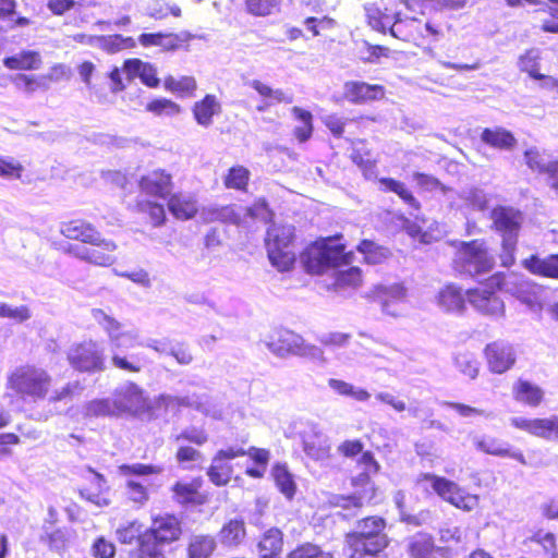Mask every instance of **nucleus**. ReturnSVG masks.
<instances>
[{
    "label": "nucleus",
    "mask_w": 558,
    "mask_h": 558,
    "mask_svg": "<svg viewBox=\"0 0 558 558\" xmlns=\"http://www.w3.org/2000/svg\"><path fill=\"white\" fill-rule=\"evenodd\" d=\"M286 558H332V555L315 543L304 542L291 549Z\"/></svg>",
    "instance_id": "obj_50"
},
{
    "label": "nucleus",
    "mask_w": 558,
    "mask_h": 558,
    "mask_svg": "<svg viewBox=\"0 0 558 558\" xmlns=\"http://www.w3.org/2000/svg\"><path fill=\"white\" fill-rule=\"evenodd\" d=\"M172 189V175L163 169H157L142 175V192L149 196L168 198Z\"/></svg>",
    "instance_id": "obj_22"
},
{
    "label": "nucleus",
    "mask_w": 558,
    "mask_h": 558,
    "mask_svg": "<svg viewBox=\"0 0 558 558\" xmlns=\"http://www.w3.org/2000/svg\"><path fill=\"white\" fill-rule=\"evenodd\" d=\"M246 524L242 518L227 520L218 532L220 544L227 548H236L246 538Z\"/></svg>",
    "instance_id": "obj_28"
},
{
    "label": "nucleus",
    "mask_w": 558,
    "mask_h": 558,
    "mask_svg": "<svg viewBox=\"0 0 558 558\" xmlns=\"http://www.w3.org/2000/svg\"><path fill=\"white\" fill-rule=\"evenodd\" d=\"M206 474L209 481L217 487L227 486L232 477L233 468L231 464L225 463V461L215 462L208 466Z\"/></svg>",
    "instance_id": "obj_47"
},
{
    "label": "nucleus",
    "mask_w": 558,
    "mask_h": 558,
    "mask_svg": "<svg viewBox=\"0 0 558 558\" xmlns=\"http://www.w3.org/2000/svg\"><path fill=\"white\" fill-rule=\"evenodd\" d=\"M168 209L179 220H190L198 213V201L194 194L178 192L168 197Z\"/></svg>",
    "instance_id": "obj_24"
},
{
    "label": "nucleus",
    "mask_w": 558,
    "mask_h": 558,
    "mask_svg": "<svg viewBox=\"0 0 558 558\" xmlns=\"http://www.w3.org/2000/svg\"><path fill=\"white\" fill-rule=\"evenodd\" d=\"M477 448L492 456L497 457H510L517 460L519 463L525 465L527 462L525 457L520 451H511L509 448L502 447L498 441L494 438L482 439L476 444Z\"/></svg>",
    "instance_id": "obj_46"
},
{
    "label": "nucleus",
    "mask_w": 558,
    "mask_h": 558,
    "mask_svg": "<svg viewBox=\"0 0 558 558\" xmlns=\"http://www.w3.org/2000/svg\"><path fill=\"white\" fill-rule=\"evenodd\" d=\"M356 465L361 468V472L351 477V486L355 492L364 495L367 504H375L377 496V486L372 481V476L380 471V464L371 451H365L357 460Z\"/></svg>",
    "instance_id": "obj_12"
},
{
    "label": "nucleus",
    "mask_w": 558,
    "mask_h": 558,
    "mask_svg": "<svg viewBox=\"0 0 558 558\" xmlns=\"http://www.w3.org/2000/svg\"><path fill=\"white\" fill-rule=\"evenodd\" d=\"M351 160L365 174L373 172L376 167V161L371 158V151L353 150L351 154Z\"/></svg>",
    "instance_id": "obj_62"
},
{
    "label": "nucleus",
    "mask_w": 558,
    "mask_h": 558,
    "mask_svg": "<svg viewBox=\"0 0 558 558\" xmlns=\"http://www.w3.org/2000/svg\"><path fill=\"white\" fill-rule=\"evenodd\" d=\"M481 141L499 150H510L517 145L513 133L501 126L485 128L481 133Z\"/></svg>",
    "instance_id": "obj_32"
},
{
    "label": "nucleus",
    "mask_w": 558,
    "mask_h": 558,
    "mask_svg": "<svg viewBox=\"0 0 558 558\" xmlns=\"http://www.w3.org/2000/svg\"><path fill=\"white\" fill-rule=\"evenodd\" d=\"M217 548L216 539L210 534L192 535L186 544V558H210Z\"/></svg>",
    "instance_id": "obj_34"
},
{
    "label": "nucleus",
    "mask_w": 558,
    "mask_h": 558,
    "mask_svg": "<svg viewBox=\"0 0 558 558\" xmlns=\"http://www.w3.org/2000/svg\"><path fill=\"white\" fill-rule=\"evenodd\" d=\"M364 445L360 439H348L342 441L339 447L338 451L340 454H342L345 458H353L357 454H363L365 451H363Z\"/></svg>",
    "instance_id": "obj_64"
},
{
    "label": "nucleus",
    "mask_w": 558,
    "mask_h": 558,
    "mask_svg": "<svg viewBox=\"0 0 558 558\" xmlns=\"http://www.w3.org/2000/svg\"><path fill=\"white\" fill-rule=\"evenodd\" d=\"M483 353L488 369L494 374H504L515 363V353L512 347L499 340L487 343Z\"/></svg>",
    "instance_id": "obj_17"
},
{
    "label": "nucleus",
    "mask_w": 558,
    "mask_h": 558,
    "mask_svg": "<svg viewBox=\"0 0 558 558\" xmlns=\"http://www.w3.org/2000/svg\"><path fill=\"white\" fill-rule=\"evenodd\" d=\"M283 0H244L243 9L248 16L268 17L281 11Z\"/></svg>",
    "instance_id": "obj_44"
},
{
    "label": "nucleus",
    "mask_w": 558,
    "mask_h": 558,
    "mask_svg": "<svg viewBox=\"0 0 558 558\" xmlns=\"http://www.w3.org/2000/svg\"><path fill=\"white\" fill-rule=\"evenodd\" d=\"M84 414L88 417L119 415L111 399H96L86 403Z\"/></svg>",
    "instance_id": "obj_51"
},
{
    "label": "nucleus",
    "mask_w": 558,
    "mask_h": 558,
    "mask_svg": "<svg viewBox=\"0 0 558 558\" xmlns=\"http://www.w3.org/2000/svg\"><path fill=\"white\" fill-rule=\"evenodd\" d=\"M304 24L312 35L316 37L320 35L322 29L332 28L336 23L333 19L328 16H323L322 19L308 16L304 20Z\"/></svg>",
    "instance_id": "obj_60"
},
{
    "label": "nucleus",
    "mask_w": 558,
    "mask_h": 558,
    "mask_svg": "<svg viewBox=\"0 0 558 558\" xmlns=\"http://www.w3.org/2000/svg\"><path fill=\"white\" fill-rule=\"evenodd\" d=\"M386 88L381 84L363 81H348L343 84V98L353 105H364L385 98Z\"/></svg>",
    "instance_id": "obj_18"
},
{
    "label": "nucleus",
    "mask_w": 558,
    "mask_h": 558,
    "mask_svg": "<svg viewBox=\"0 0 558 558\" xmlns=\"http://www.w3.org/2000/svg\"><path fill=\"white\" fill-rule=\"evenodd\" d=\"M86 43L109 53H116L135 46V40L132 37L122 35L89 36Z\"/></svg>",
    "instance_id": "obj_41"
},
{
    "label": "nucleus",
    "mask_w": 558,
    "mask_h": 558,
    "mask_svg": "<svg viewBox=\"0 0 558 558\" xmlns=\"http://www.w3.org/2000/svg\"><path fill=\"white\" fill-rule=\"evenodd\" d=\"M61 233L71 240H77L90 245L104 246L108 252H114L117 245L111 240L101 238V234L88 222L72 220L61 226Z\"/></svg>",
    "instance_id": "obj_15"
},
{
    "label": "nucleus",
    "mask_w": 558,
    "mask_h": 558,
    "mask_svg": "<svg viewBox=\"0 0 558 558\" xmlns=\"http://www.w3.org/2000/svg\"><path fill=\"white\" fill-rule=\"evenodd\" d=\"M367 24L375 31L386 34L387 31L400 38L397 29L396 14L388 9L384 0L371 2L364 5Z\"/></svg>",
    "instance_id": "obj_16"
},
{
    "label": "nucleus",
    "mask_w": 558,
    "mask_h": 558,
    "mask_svg": "<svg viewBox=\"0 0 558 558\" xmlns=\"http://www.w3.org/2000/svg\"><path fill=\"white\" fill-rule=\"evenodd\" d=\"M283 549V533L278 527L265 531L257 543L259 558H279Z\"/></svg>",
    "instance_id": "obj_31"
},
{
    "label": "nucleus",
    "mask_w": 558,
    "mask_h": 558,
    "mask_svg": "<svg viewBox=\"0 0 558 558\" xmlns=\"http://www.w3.org/2000/svg\"><path fill=\"white\" fill-rule=\"evenodd\" d=\"M513 399L531 408L539 407L544 401V390L530 380L519 378L512 386Z\"/></svg>",
    "instance_id": "obj_30"
},
{
    "label": "nucleus",
    "mask_w": 558,
    "mask_h": 558,
    "mask_svg": "<svg viewBox=\"0 0 558 558\" xmlns=\"http://www.w3.org/2000/svg\"><path fill=\"white\" fill-rule=\"evenodd\" d=\"M353 259L354 252L347 250V243L340 232L317 238L301 253L302 265L310 275H323L329 268L350 265Z\"/></svg>",
    "instance_id": "obj_1"
},
{
    "label": "nucleus",
    "mask_w": 558,
    "mask_h": 558,
    "mask_svg": "<svg viewBox=\"0 0 558 558\" xmlns=\"http://www.w3.org/2000/svg\"><path fill=\"white\" fill-rule=\"evenodd\" d=\"M425 483L429 484L441 500L459 510L471 512L478 508V495L466 492L454 481L433 473H422L417 476L416 484L423 486Z\"/></svg>",
    "instance_id": "obj_9"
},
{
    "label": "nucleus",
    "mask_w": 558,
    "mask_h": 558,
    "mask_svg": "<svg viewBox=\"0 0 558 558\" xmlns=\"http://www.w3.org/2000/svg\"><path fill=\"white\" fill-rule=\"evenodd\" d=\"M194 35L187 31L180 33H150L142 34V46H158L163 51L187 50Z\"/></svg>",
    "instance_id": "obj_20"
},
{
    "label": "nucleus",
    "mask_w": 558,
    "mask_h": 558,
    "mask_svg": "<svg viewBox=\"0 0 558 558\" xmlns=\"http://www.w3.org/2000/svg\"><path fill=\"white\" fill-rule=\"evenodd\" d=\"M248 86L260 97V101L256 106L258 112H266L276 105H290L294 101L292 93L282 88H274L262 80L255 78L248 83Z\"/></svg>",
    "instance_id": "obj_19"
},
{
    "label": "nucleus",
    "mask_w": 558,
    "mask_h": 558,
    "mask_svg": "<svg viewBox=\"0 0 558 558\" xmlns=\"http://www.w3.org/2000/svg\"><path fill=\"white\" fill-rule=\"evenodd\" d=\"M49 373L35 365H21L8 376L7 387L24 401L44 400L51 387Z\"/></svg>",
    "instance_id": "obj_8"
},
{
    "label": "nucleus",
    "mask_w": 558,
    "mask_h": 558,
    "mask_svg": "<svg viewBox=\"0 0 558 558\" xmlns=\"http://www.w3.org/2000/svg\"><path fill=\"white\" fill-rule=\"evenodd\" d=\"M437 550L434 537L427 533H417L408 544L410 558H436Z\"/></svg>",
    "instance_id": "obj_43"
},
{
    "label": "nucleus",
    "mask_w": 558,
    "mask_h": 558,
    "mask_svg": "<svg viewBox=\"0 0 558 558\" xmlns=\"http://www.w3.org/2000/svg\"><path fill=\"white\" fill-rule=\"evenodd\" d=\"M196 123L209 128L216 116L221 112V104L214 94H206L202 99L195 101L191 108Z\"/></svg>",
    "instance_id": "obj_27"
},
{
    "label": "nucleus",
    "mask_w": 558,
    "mask_h": 558,
    "mask_svg": "<svg viewBox=\"0 0 558 558\" xmlns=\"http://www.w3.org/2000/svg\"><path fill=\"white\" fill-rule=\"evenodd\" d=\"M182 535L180 519L174 513L155 515L142 533V558H165L163 547Z\"/></svg>",
    "instance_id": "obj_6"
},
{
    "label": "nucleus",
    "mask_w": 558,
    "mask_h": 558,
    "mask_svg": "<svg viewBox=\"0 0 558 558\" xmlns=\"http://www.w3.org/2000/svg\"><path fill=\"white\" fill-rule=\"evenodd\" d=\"M246 442L247 439L243 438L241 439V446H231L218 450L214 456V460L215 462H219L248 457L253 461L254 466L246 468L245 474L252 478H262L264 477L270 461V451L269 449L255 446H251L246 449L244 447Z\"/></svg>",
    "instance_id": "obj_10"
},
{
    "label": "nucleus",
    "mask_w": 558,
    "mask_h": 558,
    "mask_svg": "<svg viewBox=\"0 0 558 558\" xmlns=\"http://www.w3.org/2000/svg\"><path fill=\"white\" fill-rule=\"evenodd\" d=\"M495 257L484 239L462 241L456 250L452 269L460 277L476 278L490 272L495 267Z\"/></svg>",
    "instance_id": "obj_4"
},
{
    "label": "nucleus",
    "mask_w": 558,
    "mask_h": 558,
    "mask_svg": "<svg viewBox=\"0 0 558 558\" xmlns=\"http://www.w3.org/2000/svg\"><path fill=\"white\" fill-rule=\"evenodd\" d=\"M23 165L12 157L0 156V178L7 180L21 179Z\"/></svg>",
    "instance_id": "obj_54"
},
{
    "label": "nucleus",
    "mask_w": 558,
    "mask_h": 558,
    "mask_svg": "<svg viewBox=\"0 0 558 558\" xmlns=\"http://www.w3.org/2000/svg\"><path fill=\"white\" fill-rule=\"evenodd\" d=\"M4 65L10 70H38L41 65L39 52L23 50L3 60Z\"/></svg>",
    "instance_id": "obj_45"
},
{
    "label": "nucleus",
    "mask_w": 558,
    "mask_h": 558,
    "mask_svg": "<svg viewBox=\"0 0 558 558\" xmlns=\"http://www.w3.org/2000/svg\"><path fill=\"white\" fill-rule=\"evenodd\" d=\"M163 87L167 92L181 98H192L198 88L197 81L192 75H182L175 77L167 75L163 80Z\"/></svg>",
    "instance_id": "obj_37"
},
{
    "label": "nucleus",
    "mask_w": 558,
    "mask_h": 558,
    "mask_svg": "<svg viewBox=\"0 0 558 558\" xmlns=\"http://www.w3.org/2000/svg\"><path fill=\"white\" fill-rule=\"evenodd\" d=\"M0 317L9 318L16 324H22L32 317V311L26 305L12 306L0 302Z\"/></svg>",
    "instance_id": "obj_53"
},
{
    "label": "nucleus",
    "mask_w": 558,
    "mask_h": 558,
    "mask_svg": "<svg viewBox=\"0 0 558 558\" xmlns=\"http://www.w3.org/2000/svg\"><path fill=\"white\" fill-rule=\"evenodd\" d=\"M356 250L363 254L364 262L367 264H379L386 258V251L380 245L376 244L372 240L364 239L362 240Z\"/></svg>",
    "instance_id": "obj_52"
},
{
    "label": "nucleus",
    "mask_w": 558,
    "mask_h": 558,
    "mask_svg": "<svg viewBox=\"0 0 558 558\" xmlns=\"http://www.w3.org/2000/svg\"><path fill=\"white\" fill-rule=\"evenodd\" d=\"M522 266L534 276L558 280V253L546 257L532 254L522 260Z\"/></svg>",
    "instance_id": "obj_26"
},
{
    "label": "nucleus",
    "mask_w": 558,
    "mask_h": 558,
    "mask_svg": "<svg viewBox=\"0 0 558 558\" xmlns=\"http://www.w3.org/2000/svg\"><path fill=\"white\" fill-rule=\"evenodd\" d=\"M522 266L534 276L558 280V253L546 257L532 254L522 260Z\"/></svg>",
    "instance_id": "obj_25"
},
{
    "label": "nucleus",
    "mask_w": 558,
    "mask_h": 558,
    "mask_svg": "<svg viewBox=\"0 0 558 558\" xmlns=\"http://www.w3.org/2000/svg\"><path fill=\"white\" fill-rule=\"evenodd\" d=\"M145 214V222L151 227H159L166 221V211L161 204L148 202L145 207L142 206Z\"/></svg>",
    "instance_id": "obj_55"
},
{
    "label": "nucleus",
    "mask_w": 558,
    "mask_h": 558,
    "mask_svg": "<svg viewBox=\"0 0 558 558\" xmlns=\"http://www.w3.org/2000/svg\"><path fill=\"white\" fill-rule=\"evenodd\" d=\"M324 125L336 138L343 137L347 122L337 114H328L323 119Z\"/></svg>",
    "instance_id": "obj_63"
},
{
    "label": "nucleus",
    "mask_w": 558,
    "mask_h": 558,
    "mask_svg": "<svg viewBox=\"0 0 558 558\" xmlns=\"http://www.w3.org/2000/svg\"><path fill=\"white\" fill-rule=\"evenodd\" d=\"M438 301L446 311L460 313L464 312L468 302L465 291L454 283H449L440 290Z\"/></svg>",
    "instance_id": "obj_35"
},
{
    "label": "nucleus",
    "mask_w": 558,
    "mask_h": 558,
    "mask_svg": "<svg viewBox=\"0 0 558 558\" xmlns=\"http://www.w3.org/2000/svg\"><path fill=\"white\" fill-rule=\"evenodd\" d=\"M379 190L384 193H395L398 197L411 208L418 210L421 208L420 202L408 189V186L393 178L385 177L378 179Z\"/></svg>",
    "instance_id": "obj_39"
},
{
    "label": "nucleus",
    "mask_w": 558,
    "mask_h": 558,
    "mask_svg": "<svg viewBox=\"0 0 558 558\" xmlns=\"http://www.w3.org/2000/svg\"><path fill=\"white\" fill-rule=\"evenodd\" d=\"M541 56L536 49L524 51L518 59V66L521 72L526 73L536 81H546V84L558 90V80L541 73Z\"/></svg>",
    "instance_id": "obj_29"
},
{
    "label": "nucleus",
    "mask_w": 558,
    "mask_h": 558,
    "mask_svg": "<svg viewBox=\"0 0 558 558\" xmlns=\"http://www.w3.org/2000/svg\"><path fill=\"white\" fill-rule=\"evenodd\" d=\"M266 347L278 356L298 355L305 351L303 338L286 328H275L265 340Z\"/></svg>",
    "instance_id": "obj_14"
},
{
    "label": "nucleus",
    "mask_w": 558,
    "mask_h": 558,
    "mask_svg": "<svg viewBox=\"0 0 558 558\" xmlns=\"http://www.w3.org/2000/svg\"><path fill=\"white\" fill-rule=\"evenodd\" d=\"M270 264L279 271H290L296 262V230L291 223H272L265 236Z\"/></svg>",
    "instance_id": "obj_7"
},
{
    "label": "nucleus",
    "mask_w": 558,
    "mask_h": 558,
    "mask_svg": "<svg viewBox=\"0 0 558 558\" xmlns=\"http://www.w3.org/2000/svg\"><path fill=\"white\" fill-rule=\"evenodd\" d=\"M251 171L243 165H233L225 173L222 183L225 189L241 193L248 191Z\"/></svg>",
    "instance_id": "obj_40"
},
{
    "label": "nucleus",
    "mask_w": 558,
    "mask_h": 558,
    "mask_svg": "<svg viewBox=\"0 0 558 558\" xmlns=\"http://www.w3.org/2000/svg\"><path fill=\"white\" fill-rule=\"evenodd\" d=\"M242 213L244 216V227H251L256 222H267L274 216L265 197H258L248 206L242 207Z\"/></svg>",
    "instance_id": "obj_42"
},
{
    "label": "nucleus",
    "mask_w": 558,
    "mask_h": 558,
    "mask_svg": "<svg viewBox=\"0 0 558 558\" xmlns=\"http://www.w3.org/2000/svg\"><path fill=\"white\" fill-rule=\"evenodd\" d=\"M302 444L304 452L313 460H325L330 456V445L326 437L319 433H304L302 435Z\"/></svg>",
    "instance_id": "obj_36"
},
{
    "label": "nucleus",
    "mask_w": 558,
    "mask_h": 558,
    "mask_svg": "<svg viewBox=\"0 0 558 558\" xmlns=\"http://www.w3.org/2000/svg\"><path fill=\"white\" fill-rule=\"evenodd\" d=\"M368 505L364 495L361 493L354 492L348 495H340L337 498V506L344 510L350 509H362L364 506Z\"/></svg>",
    "instance_id": "obj_57"
},
{
    "label": "nucleus",
    "mask_w": 558,
    "mask_h": 558,
    "mask_svg": "<svg viewBox=\"0 0 558 558\" xmlns=\"http://www.w3.org/2000/svg\"><path fill=\"white\" fill-rule=\"evenodd\" d=\"M111 253L112 252L106 251L104 246L92 245V247H89L87 262L96 266L112 265L114 263V257Z\"/></svg>",
    "instance_id": "obj_56"
},
{
    "label": "nucleus",
    "mask_w": 558,
    "mask_h": 558,
    "mask_svg": "<svg viewBox=\"0 0 558 558\" xmlns=\"http://www.w3.org/2000/svg\"><path fill=\"white\" fill-rule=\"evenodd\" d=\"M93 318L108 333L111 343L116 348L131 347L135 342V338L123 330V326L113 317L106 314L100 308H95L92 312Z\"/></svg>",
    "instance_id": "obj_21"
},
{
    "label": "nucleus",
    "mask_w": 558,
    "mask_h": 558,
    "mask_svg": "<svg viewBox=\"0 0 558 558\" xmlns=\"http://www.w3.org/2000/svg\"><path fill=\"white\" fill-rule=\"evenodd\" d=\"M271 477L279 492L287 499L292 500L296 494L298 486L288 465L280 462L275 463L271 469Z\"/></svg>",
    "instance_id": "obj_38"
},
{
    "label": "nucleus",
    "mask_w": 558,
    "mask_h": 558,
    "mask_svg": "<svg viewBox=\"0 0 558 558\" xmlns=\"http://www.w3.org/2000/svg\"><path fill=\"white\" fill-rule=\"evenodd\" d=\"M68 360L81 372H99L105 367L104 350L92 340L73 345L68 352Z\"/></svg>",
    "instance_id": "obj_11"
},
{
    "label": "nucleus",
    "mask_w": 558,
    "mask_h": 558,
    "mask_svg": "<svg viewBox=\"0 0 558 558\" xmlns=\"http://www.w3.org/2000/svg\"><path fill=\"white\" fill-rule=\"evenodd\" d=\"M204 480L195 476L190 481L179 480L171 486L173 501L181 507H201L209 502V493L203 489Z\"/></svg>",
    "instance_id": "obj_13"
},
{
    "label": "nucleus",
    "mask_w": 558,
    "mask_h": 558,
    "mask_svg": "<svg viewBox=\"0 0 558 558\" xmlns=\"http://www.w3.org/2000/svg\"><path fill=\"white\" fill-rule=\"evenodd\" d=\"M113 404L119 415H134L140 409V387L126 381L120 385L113 393Z\"/></svg>",
    "instance_id": "obj_23"
},
{
    "label": "nucleus",
    "mask_w": 558,
    "mask_h": 558,
    "mask_svg": "<svg viewBox=\"0 0 558 558\" xmlns=\"http://www.w3.org/2000/svg\"><path fill=\"white\" fill-rule=\"evenodd\" d=\"M108 179L125 191L140 187V179L135 173L128 175L126 173L114 171L109 173Z\"/></svg>",
    "instance_id": "obj_59"
},
{
    "label": "nucleus",
    "mask_w": 558,
    "mask_h": 558,
    "mask_svg": "<svg viewBox=\"0 0 558 558\" xmlns=\"http://www.w3.org/2000/svg\"><path fill=\"white\" fill-rule=\"evenodd\" d=\"M524 158L526 166L535 173L544 174L546 166H548V161L546 162L542 156V154L536 148H530L524 151Z\"/></svg>",
    "instance_id": "obj_58"
},
{
    "label": "nucleus",
    "mask_w": 558,
    "mask_h": 558,
    "mask_svg": "<svg viewBox=\"0 0 558 558\" xmlns=\"http://www.w3.org/2000/svg\"><path fill=\"white\" fill-rule=\"evenodd\" d=\"M291 114L294 120L299 122L292 130V136L299 144L308 142L314 133V117L313 113L299 106L291 108Z\"/></svg>",
    "instance_id": "obj_33"
},
{
    "label": "nucleus",
    "mask_w": 558,
    "mask_h": 558,
    "mask_svg": "<svg viewBox=\"0 0 558 558\" xmlns=\"http://www.w3.org/2000/svg\"><path fill=\"white\" fill-rule=\"evenodd\" d=\"M357 531L345 534L349 558H377L389 546L387 523L380 515H368L356 522Z\"/></svg>",
    "instance_id": "obj_2"
},
{
    "label": "nucleus",
    "mask_w": 558,
    "mask_h": 558,
    "mask_svg": "<svg viewBox=\"0 0 558 558\" xmlns=\"http://www.w3.org/2000/svg\"><path fill=\"white\" fill-rule=\"evenodd\" d=\"M145 109L157 117H173L180 114L182 111L179 104L168 98H154L146 104Z\"/></svg>",
    "instance_id": "obj_49"
},
{
    "label": "nucleus",
    "mask_w": 558,
    "mask_h": 558,
    "mask_svg": "<svg viewBox=\"0 0 558 558\" xmlns=\"http://www.w3.org/2000/svg\"><path fill=\"white\" fill-rule=\"evenodd\" d=\"M94 558H114L116 546L105 537H98L92 546Z\"/></svg>",
    "instance_id": "obj_61"
},
{
    "label": "nucleus",
    "mask_w": 558,
    "mask_h": 558,
    "mask_svg": "<svg viewBox=\"0 0 558 558\" xmlns=\"http://www.w3.org/2000/svg\"><path fill=\"white\" fill-rule=\"evenodd\" d=\"M505 286V272L496 271L481 281L478 286L465 290L468 303L483 316L495 319L504 317L506 306L498 293Z\"/></svg>",
    "instance_id": "obj_5"
},
{
    "label": "nucleus",
    "mask_w": 558,
    "mask_h": 558,
    "mask_svg": "<svg viewBox=\"0 0 558 558\" xmlns=\"http://www.w3.org/2000/svg\"><path fill=\"white\" fill-rule=\"evenodd\" d=\"M362 282V270L356 266H352L336 274L333 287L336 289H356Z\"/></svg>",
    "instance_id": "obj_48"
},
{
    "label": "nucleus",
    "mask_w": 558,
    "mask_h": 558,
    "mask_svg": "<svg viewBox=\"0 0 558 558\" xmlns=\"http://www.w3.org/2000/svg\"><path fill=\"white\" fill-rule=\"evenodd\" d=\"M489 219L490 229L501 239L498 254L500 266L510 268L515 264V253L524 220L523 214L512 206L497 205L490 210Z\"/></svg>",
    "instance_id": "obj_3"
}]
</instances>
